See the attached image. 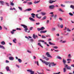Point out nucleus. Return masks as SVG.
<instances>
[{"label": "nucleus", "instance_id": "nucleus-64", "mask_svg": "<svg viewBox=\"0 0 74 74\" xmlns=\"http://www.w3.org/2000/svg\"><path fill=\"white\" fill-rule=\"evenodd\" d=\"M16 67H18V68H19L20 66H19V65H18L17 64L16 65Z\"/></svg>", "mask_w": 74, "mask_h": 74}, {"label": "nucleus", "instance_id": "nucleus-31", "mask_svg": "<svg viewBox=\"0 0 74 74\" xmlns=\"http://www.w3.org/2000/svg\"><path fill=\"white\" fill-rule=\"evenodd\" d=\"M14 31H16V30L15 29H14L12 30V31H11V33H12V34H14Z\"/></svg>", "mask_w": 74, "mask_h": 74}, {"label": "nucleus", "instance_id": "nucleus-50", "mask_svg": "<svg viewBox=\"0 0 74 74\" xmlns=\"http://www.w3.org/2000/svg\"><path fill=\"white\" fill-rule=\"evenodd\" d=\"M60 27L61 28H63V24H61L60 26Z\"/></svg>", "mask_w": 74, "mask_h": 74}, {"label": "nucleus", "instance_id": "nucleus-59", "mask_svg": "<svg viewBox=\"0 0 74 74\" xmlns=\"http://www.w3.org/2000/svg\"><path fill=\"white\" fill-rule=\"evenodd\" d=\"M37 73H38V74H42V73H40L38 71H37Z\"/></svg>", "mask_w": 74, "mask_h": 74}, {"label": "nucleus", "instance_id": "nucleus-21", "mask_svg": "<svg viewBox=\"0 0 74 74\" xmlns=\"http://www.w3.org/2000/svg\"><path fill=\"white\" fill-rule=\"evenodd\" d=\"M34 63L35 64H37V66H39V64H38V61H35Z\"/></svg>", "mask_w": 74, "mask_h": 74}, {"label": "nucleus", "instance_id": "nucleus-32", "mask_svg": "<svg viewBox=\"0 0 74 74\" xmlns=\"http://www.w3.org/2000/svg\"><path fill=\"white\" fill-rule=\"evenodd\" d=\"M27 4L29 5H32V2H28Z\"/></svg>", "mask_w": 74, "mask_h": 74}, {"label": "nucleus", "instance_id": "nucleus-22", "mask_svg": "<svg viewBox=\"0 0 74 74\" xmlns=\"http://www.w3.org/2000/svg\"><path fill=\"white\" fill-rule=\"evenodd\" d=\"M38 45H39V46H40V47H41L42 48H43V47L41 46V43L39 42V43H38Z\"/></svg>", "mask_w": 74, "mask_h": 74}, {"label": "nucleus", "instance_id": "nucleus-63", "mask_svg": "<svg viewBox=\"0 0 74 74\" xmlns=\"http://www.w3.org/2000/svg\"><path fill=\"white\" fill-rule=\"evenodd\" d=\"M33 58L34 59H36V57L34 56H33Z\"/></svg>", "mask_w": 74, "mask_h": 74}, {"label": "nucleus", "instance_id": "nucleus-37", "mask_svg": "<svg viewBox=\"0 0 74 74\" xmlns=\"http://www.w3.org/2000/svg\"><path fill=\"white\" fill-rule=\"evenodd\" d=\"M59 11H61V12H64V11L62 10V9H58Z\"/></svg>", "mask_w": 74, "mask_h": 74}, {"label": "nucleus", "instance_id": "nucleus-7", "mask_svg": "<svg viewBox=\"0 0 74 74\" xmlns=\"http://www.w3.org/2000/svg\"><path fill=\"white\" fill-rule=\"evenodd\" d=\"M46 55H47V57L52 58V56H51L50 54H49V52H47L46 53Z\"/></svg>", "mask_w": 74, "mask_h": 74}, {"label": "nucleus", "instance_id": "nucleus-14", "mask_svg": "<svg viewBox=\"0 0 74 74\" xmlns=\"http://www.w3.org/2000/svg\"><path fill=\"white\" fill-rule=\"evenodd\" d=\"M51 63L52 66H55L56 65V64H55L54 62H51Z\"/></svg>", "mask_w": 74, "mask_h": 74}, {"label": "nucleus", "instance_id": "nucleus-27", "mask_svg": "<svg viewBox=\"0 0 74 74\" xmlns=\"http://www.w3.org/2000/svg\"><path fill=\"white\" fill-rule=\"evenodd\" d=\"M0 3H1V4L3 5H4V2L3 1H0Z\"/></svg>", "mask_w": 74, "mask_h": 74}, {"label": "nucleus", "instance_id": "nucleus-26", "mask_svg": "<svg viewBox=\"0 0 74 74\" xmlns=\"http://www.w3.org/2000/svg\"><path fill=\"white\" fill-rule=\"evenodd\" d=\"M57 59H60V60H62V58L59 56H57Z\"/></svg>", "mask_w": 74, "mask_h": 74}, {"label": "nucleus", "instance_id": "nucleus-39", "mask_svg": "<svg viewBox=\"0 0 74 74\" xmlns=\"http://www.w3.org/2000/svg\"><path fill=\"white\" fill-rule=\"evenodd\" d=\"M27 52H28V53H32V52H31V51H30L29 50H27Z\"/></svg>", "mask_w": 74, "mask_h": 74}, {"label": "nucleus", "instance_id": "nucleus-41", "mask_svg": "<svg viewBox=\"0 0 74 74\" xmlns=\"http://www.w3.org/2000/svg\"><path fill=\"white\" fill-rule=\"evenodd\" d=\"M67 32H71V30L69 29V28H67Z\"/></svg>", "mask_w": 74, "mask_h": 74}, {"label": "nucleus", "instance_id": "nucleus-38", "mask_svg": "<svg viewBox=\"0 0 74 74\" xmlns=\"http://www.w3.org/2000/svg\"><path fill=\"white\" fill-rule=\"evenodd\" d=\"M18 8L19 10H20V11H22V8H21L20 7H18Z\"/></svg>", "mask_w": 74, "mask_h": 74}, {"label": "nucleus", "instance_id": "nucleus-48", "mask_svg": "<svg viewBox=\"0 0 74 74\" xmlns=\"http://www.w3.org/2000/svg\"><path fill=\"white\" fill-rule=\"evenodd\" d=\"M49 44L50 45H53V44L50 42H49Z\"/></svg>", "mask_w": 74, "mask_h": 74}, {"label": "nucleus", "instance_id": "nucleus-52", "mask_svg": "<svg viewBox=\"0 0 74 74\" xmlns=\"http://www.w3.org/2000/svg\"><path fill=\"white\" fill-rule=\"evenodd\" d=\"M33 29V27H32L30 28L29 30H32V29Z\"/></svg>", "mask_w": 74, "mask_h": 74}, {"label": "nucleus", "instance_id": "nucleus-40", "mask_svg": "<svg viewBox=\"0 0 74 74\" xmlns=\"http://www.w3.org/2000/svg\"><path fill=\"white\" fill-rule=\"evenodd\" d=\"M66 61H71V59H67L66 60Z\"/></svg>", "mask_w": 74, "mask_h": 74}, {"label": "nucleus", "instance_id": "nucleus-58", "mask_svg": "<svg viewBox=\"0 0 74 74\" xmlns=\"http://www.w3.org/2000/svg\"><path fill=\"white\" fill-rule=\"evenodd\" d=\"M70 56H71V54H69L68 55V58H70Z\"/></svg>", "mask_w": 74, "mask_h": 74}, {"label": "nucleus", "instance_id": "nucleus-13", "mask_svg": "<svg viewBox=\"0 0 74 74\" xmlns=\"http://www.w3.org/2000/svg\"><path fill=\"white\" fill-rule=\"evenodd\" d=\"M33 38H34V39H36V38H38V36H37V35H35L34 34H33Z\"/></svg>", "mask_w": 74, "mask_h": 74}, {"label": "nucleus", "instance_id": "nucleus-25", "mask_svg": "<svg viewBox=\"0 0 74 74\" xmlns=\"http://www.w3.org/2000/svg\"><path fill=\"white\" fill-rule=\"evenodd\" d=\"M13 41L14 43H16V38H14V39H13Z\"/></svg>", "mask_w": 74, "mask_h": 74}, {"label": "nucleus", "instance_id": "nucleus-3", "mask_svg": "<svg viewBox=\"0 0 74 74\" xmlns=\"http://www.w3.org/2000/svg\"><path fill=\"white\" fill-rule=\"evenodd\" d=\"M49 8L50 9V10H53V9H54L55 8V5H49Z\"/></svg>", "mask_w": 74, "mask_h": 74}, {"label": "nucleus", "instance_id": "nucleus-46", "mask_svg": "<svg viewBox=\"0 0 74 74\" xmlns=\"http://www.w3.org/2000/svg\"><path fill=\"white\" fill-rule=\"evenodd\" d=\"M42 38H45L46 37H45V36H44L42 35Z\"/></svg>", "mask_w": 74, "mask_h": 74}, {"label": "nucleus", "instance_id": "nucleus-15", "mask_svg": "<svg viewBox=\"0 0 74 74\" xmlns=\"http://www.w3.org/2000/svg\"><path fill=\"white\" fill-rule=\"evenodd\" d=\"M47 32V31H41L40 32V33H46Z\"/></svg>", "mask_w": 74, "mask_h": 74}, {"label": "nucleus", "instance_id": "nucleus-55", "mask_svg": "<svg viewBox=\"0 0 74 74\" xmlns=\"http://www.w3.org/2000/svg\"><path fill=\"white\" fill-rule=\"evenodd\" d=\"M66 40L63 41L62 42V43H66Z\"/></svg>", "mask_w": 74, "mask_h": 74}, {"label": "nucleus", "instance_id": "nucleus-19", "mask_svg": "<svg viewBox=\"0 0 74 74\" xmlns=\"http://www.w3.org/2000/svg\"><path fill=\"white\" fill-rule=\"evenodd\" d=\"M1 43L2 45H5V43L4 41L1 42Z\"/></svg>", "mask_w": 74, "mask_h": 74}, {"label": "nucleus", "instance_id": "nucleus-9", "mask_svg": "<svg viewBox=\"0 0 74 74\" xmlns=\"http://www.w3.org/2000/svg\"><path fill=\"white\" fill-rule=\"evenodd\" d=\"M55 1H52L51 0H50L49 1V3L50 4H52L53 3H54V2H55Z\"/></svg>", "mask_w": 74, "mask_h": 74}, {"label": "nucleus", "instance_id": "nucleus-12", "mask_svg": "<svg viewBox=\"0 0 74 74\" xmlns=\"http://www.w3.org/2000/svg\"><path fill=\"white\" fill-rule=\"evenodd\" d=\"M38 14H37L36 15V17L37 18H38V19H41V16H40L38 17Z\"/></svg>", "mask_w": 74, "mask_h": 74}, {"label": "nucleus", "instance_id": "nucleus-56", "mask_svg": "<svg viewBox=\"0 0 74 74\" xmlns=\"http://www.w3.org/2000/svg\"><path fill=\"white\" fill-rule=\"evenodd\" d=\"M31 15H32V16H35V15H36V14L33 13H32L31 14Z\"/></svg>", "mask_w": 74, "mask_h": 74}, {"label": "nucleus", "instance_id": "nucleus-10", "mask_svg": "<svg viewBox=\"0 0 74 74\" xmlns=\"http://www.w3.org/2000/svg\"><path fill=\"white\" fill-rule=\"evenodd\" d=\"M29 19L30 21H33V22L35 21V20L32 17H29Z\"/></svg>", "mask_w": 74, "mask_h": 74}, {"label": "nucleus", "instance_id": "nucleus-49", "mask_svg": "<svg viewBox=\"0 0 74 74\" xmlns=\"http://www.w3.org/2000/svg\"><path fill=\"white\" fill-rule=\"evenodd\" d=\"M70 8H74V6L72 5H71Z\"/></svg>", "mask_w": 74, "mask_h": 74}, {"label": "nucleus", "instance_id": "nucleus-54", "mask_svg": "<svg viewBox=\"0 0 74 74\" xmlns=\"http://www.w3.org/2000/svg\"><path fill=\"white\" fill-rule=\"evenodd\" d=\"M49 20H47V24H48V23H49Z\"/></svg>", "mask_w": 74, "mask_h": 74}, {"label": "nucleus", "instance_id": "nucleus-8", "mask_svg": "<svg viewBox=\"0 0 74 74\" xmlns=\"http://www.w3.org/2000/svg\"><path fill=\"white\" fill-rule=\"evenodd\" d=\"M9 60H14V58L12 56L9 57Z\"/></svg>", "mask_w": 74, "mask_h": 74}, {"label": "nucleus", "instance_id": "nucleus-6", "mask_svg": "<svg viewBox=\"0 0 74 74\" xmlns=\"http://www.w3.org/2000/svg\"><path fill=\"white\" fill-rule=\"evenodd\" d=\"M45 29V27H42L40 28H37V30L39 31L40 30H44Z\"/></svg>", "mask_w": 74, "mask_h": 74}, {"label": "nucleus", "instance_id": "nucleus-35", "mask_svg": "<svg viewBox=\"0 0 74 74\" xmlns=\"http://www.w3.org/2000/svg\"><path fill=\"white\" fill-rule=\"evenodd\" d=\"M55 29H56L55 28H53L51 29V31H55Z\"/></svg>", "mask_w": 74, "mask_h": 74}, {"label": "nucleus", "instance_id": "nucleus-51", "mask_svg": "<svg viewBox=\"0 0 74 74\" xmlns=\"http://www.w3.org/2000/svg\"><path fill=\"white\" fill-rule=\"evenodd\" d=\"M10 5H14V3H13L12 2H11Z\"/></svg>", "mask_w": 74, "mask_h": 74}, {"label": "nucleus", "instance_id": "nucleus-11", "mask_svg": "<svg viewBox=\"0 0 74 74\" xmlns=\"http://www.w3.org/2000/svg\"><path fill=\"white\" fill-rule=\"evenodd\" d=\"M6 70L7 71H10V67L8 66H7L6 67Z\"/></svg>", "mask_w": 74, "mask_h": 74}, {"label": "nucleus", "instance_id": "nucleus-60", "mask_svg": "<svg viewBox=\"0 0 74 74\" xmlns=\"http://www.w3.org/2000/svg\"><path fill=\"white\" fill-rule=\"evenodd\" d=\"M0 18H1V21H3V17H0Z\"/></svg>", "mask_w": 74, "mask_h": 74}, {"label": "nucleus", "instance_id": "nucleus-28", "mask_svg": "<svg viewBox=\"0 0 74 74\" xmlns=\"http://www.w3.org/2000/svg\"><path fill=\"white\" fill-rule=\"evenodd\" d=\"M43 59H45V60H47V61L48 60H49V58L45 57H44L43 58Z\"/></svg>", "mask_w": 74, "mask_h": 74}, {"label": "nucleus", "instance_id": "nucleus-61", "mask_svg": "<svg viewBox=\"0 0 74 74\" xmlns=\"http://www.w3.org/2000/svg\"><path fill=\"white\" fill-rule=\"evenodd\" d=\"M63 40H60V42H61L62 43H63Z\"/></svg>", "mask_w": 74, "mask_h": 74}, {"label": "nucleus", "instance_id": "nucleus-16", "mask_svg": "<svg viewBox=\"0 0 74 74\" xmlns=\"http://www.w3.org/2000/svg\"><path fill=\"white\" fill-rule=\"evenodd\" d=\"M0 48H1V49H5V47H4L0 45Z\"/></svg>", "mask_w": 74, "mask_h": 74}, {"label": "nucleus", "instance_id": "nucleus-1", "mask_svg": "<svg viewBox=\"0 0 74 74\" xmlns=\"http://www.w3.org/2000/svg\"><path fill=\"white\" fill-rule=\"evenodd\" d=\"M40 60L42 61V63H45L46 65H48L49 64H50V62H45V61H43L41 59H40Z\"/></svg>", "mask_w": 74, "mask_h": 74}, {"label": "nucleus", "instance_id": "nucleus-5", "mask_svg": "<svg viewBox=\"0 0 74 74\" xmlns=\"http://www.w3.org/2000/svg\"><path fill=\"white\" fill-rule=\"evenodd\" d=\"M65 67L67 70H71V67L68 66V65H66Z\"/></svg>", "mask_w": 74, "mask_h": 74}, {"label": "nucleus", "instance_id": "nucleus-33", "mask_svg": "<svg viewBox=\"0 0 74 74\" xmlns=\"http://www.w3.org/2000/svg\"><path fill=\"white\" fill-rule=\"evenodd\" d=\"M61 6L62 7H66V6L65 5H63L62 4H61Z\"/></svg>", "mask_w": 74, "mask_h": 74}, {"label": "nucleus", "instance_id": "nucleus-36", "mask_svg": "<svg viewBox=\"0 0 74 74\" xmlns=\"http://www.w3.org/2000/svg\"><path fill=\"white\" fill-rule=\"evenodd\" d=\"M53 48H55V49H58V47L57 46L53 47Z\"/></svg>", "mask_w": 74, "mask_h": 74}, {"label": "nucleus", "instance_id": "nucleus-20", "mask_svg": "<svg viewBox=\"0 0 74 74\" xmlns=\"http://www.w3.org/2000/svg\"><path fill=\"white\" fill-rule=\"evenodd\" d=\"M62 62L64 64H65V63H66V60H64V59H63L62 60Z\"/></svg>", "mask_w": 74, "mask_h": 74}, {"label": "nucleus", "instance_id": "nucleus-45", "mask_svg": "<svg viewBox=\"0 0 74 74\" xmlns=\"http://www.w3.org/2000/svg\"><path fill=\"white\" fill-rule=\"evenodd\" d=\"M16 30H21V29L20 28H16Z\"/></svg>", "mask_w": 74, "mask_h": 74}, {"label": "nucleus", "instance_id": "nucleus-44", "mask_svg": "<svg viewBox=\"0 0 74 74\" xmlns=\"http://www.w3.org/2000/svg\"><path fill=\"white\" fill-rule=\"evenodd\" d=\"M69 14L70 15H71V16H73V14L71 12L69 13Z\"/></svg>", "mask_w": 74, "mask_h": 74}, {"label": "nucleus", "instance_id": "nucleus-34", "mask_svg": "<svg viewBox=\"0 0 74 74\" xmlns=\"http://www.w3.org/2000/svg\"><path fill=\"white\" fill-rule=\"evenodd\" d=\"M30 42H32L34 41V40H33V39H30Z\"/></svg>", "mask_w": 74, "mask_h": 74}, {"label": "nucleus", "instance_id": "nucleus-23", "mask_svg": "<svg viewBox=\"0 0 74 74\" xmlns=\"http://www.w3.org/2000/svg\"><path fill=\"white\" fill-rule=\"evenodd\" d=\"M63 72L64 73H65L66 72V68H63Z\"/></svg>", "mask_w": 74, "mask_h": 74}, {"label": "nucleus", "instance_id": "nucleus-47", "mask_svg": "<svg viewBox=\"0 0 74 74\" xmlns=\"http://www.w3.org/2000/svg\"><path fill=\"white\" fill-rule=\"evenodd\" d=\"M57 16V15L56 14V15L54 16V19H56V17Z\"/></svg>", "mask_w": 74, "mask_h": 74}, {"label": "nucleus", "instance_id": "nucleus-53", "mask_svg": "<svg viewBox=\"0 0 74 74\" xmlns=\"http://www.w3.org/2000/svg\"><path fill=\"white\" fill-rule=\"evenodd\" d=\"M5 4H6L8 6H9V4H8V3H7V2H5Z\"/></svg>", "mask_w": 74, "mask_h": 74}, {"label": "nucleus", "instance_id": "nucleus-17", "mask_svg": "<svg viewBox=\"0 0 74 74\" xmlns=\"http://www.w3.org/2000/svg\"><path fill=\"white\" fill-rule=\"evenodd\" d=\"M18 60L19 63H22V60L20 58L18 59Z\"/></svg>", "mask_w": 74, "mask_h": 74}, {"label": "nucleus", "instance_id": "nucleus-18", "mask_svg": "<svg viewBox=\"0 0 74 74\" xmlns=\"http://www.w3.org/2000/svg\"><path fill=\"white\" fill-rule=\"evenodd\" d=\"M32 9H31V8H29V9H26L25 10V11H32Z\"/></svg>", "mask_w": 74, "mask_h": 74}, {"label": "nucleus", "instance_id": "nucleus-4", "mask_svg": "<svg viewBox=\"0 0 74 74\" xmlns=\"http://www.w3.org/2000/svg\"><path fill=\"white\" fill-rule=\"evenodd\" d=\"M27 71H28V72H29L30 73V74H35L34 71H33L31 70L30 69L27 70Z\"/></svg>", "mask_w": 74, "mask_h": 74}, {"label": "nucleus", "instance_id": "nucleus-62", "mask_svg": "<svg viewBox=\"0 0 74 74\" xmlns=\"http://www.w3.org/2000/svg\"><path fill=\"white\" fill-rule=\"evenodd\" d=\"M71 66L73 67H74V64H71Z\"/></svg>", "mask_w": 74, "mask_h": 74}, {"label": "nucleus", "instance_id": "nucleus-24", "mask_svg": "<svg viewBox=\"0 0 74 74\" xmlns=\"http://www.w3.org/2000/svg\"><path fill=\"white\" fill-rule=\"evenodd\" d=\"M40 1H35L34 2V4H37V3H39Z\"/></svg>", "mask_w": 74, "mask_h": 74}, {"label": "nucleus", "instance_id": "nucleus-30", "mask_svg": "<svg viewBox=\"0 0 74 74\" xmlns=\"http://www.w3.org/2000/svg\"><path fill=\"white\" fill-rule=\"evenodd\" d=\"M40 14L42 15H45L46 14V13L42 12Z\"/></svg>", "mask_w": 74, "mask_h": 74}, {"label": "nucleus", "instance_id": "nucleus-29", "mask_svg": "<svg viewBox=\"0 0 74 74\" xmlns=\"http://www.w3.org/2000/svg\"><path fill=\"white\" fill-rule=\"evenodd\" d=\"M47 18V16H45L42 18V20H45Z\"/></svg>", "mask_w": 74, "mask_h": 74}, {"label": "nucleus", "instance_id": "nucleus-43", "mask_svg": "<svg viewBox=\"0 0 74 74\" xmlns=\"http://www.w3.org/2000/svg\"><path fill=\"white\" fill-rule=\"evenodd\" d=\"M60 74V72H59L58 73H53V74Z\"/></svg>", "mask_w": 74, "mask_h": 74}, {"label": "nucleus", "instance_id": "nucleus-2", "mask_svg": "<svg viewBox=\"0 0 74 74\" xmlns=\"http://www.w3.org/2000/svg\"><path fill=\"white\" fill-rule=\"evenodd\" d=\"M21 25L22 26H23L24 28L25 29H24L25 32H27V30H28V29L27 28V26L25 25L22 24H21Z\"/></svg>", "mask_w": 74, "mask_h": 74}, {"label": "nucleus", "instance_id": "nucleus-42", "mask_svg": "<svg viewBox=\"0 0 74 74\" xmlns=\"http://www.w3.org/2000/svg\"><path fill=\"white\" fill-rule=\"evenodd\" d=\"M59 20L60 21H63V19L61 18H59Z\"/></svg>", "mask_w": 74, "mask_h": 74}, {"label": "nucleus", "instance_id": "nucleus-57", "mask_svg": "<svg viewBox=\"0 0 74 74\" xmlns=\"http://www.w3.org/2000/svg\"><path fill=\"white\" fill-rule=\"evenodd\" d=\"M5 62H6V63H9V61H8V60H6L5 61Z\"/></svg>", "mask_w": 74, "mask_h": 74}]
</instances>
